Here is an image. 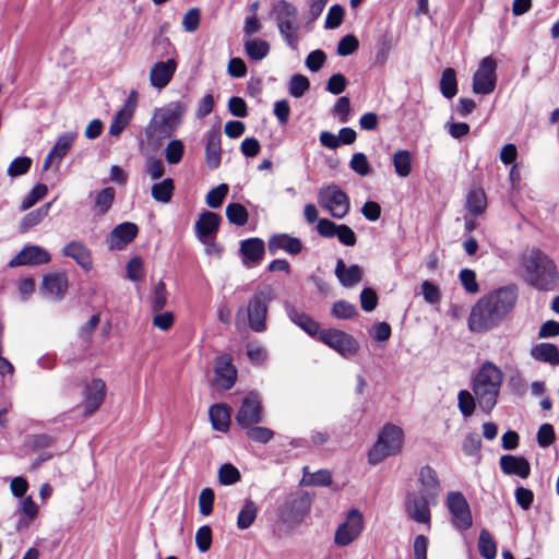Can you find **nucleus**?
I'll use <instances>...</instances> for the list:
<instances>
[{
    "mask_svg": "<svg viewBox=\"0 0 559 559\" xmlns=\"http://www.w3.org/2000/svg\"><path fill=\"white\" fill-rule=\"evenodd\" d=\"M516 299L514 286L501 287L479 298L467 319L469 331L485 333L497 328L513 309Z\"/></svg>",
    "mask_w": 559,
    "mask_h": 559,
    "instance_id": "obj_1",
    "label": "nucleus"
},
{
    "mask_svg": "<svg viewBox=\"0 0 559 559\" xmlns=\"http://www.w3.org/2000/svg\"><path fill=\"white\" fill-rule=\"evenodd\" d=\"M186 111L187 105L180 100L156 108L144 129L147 145L153 150L162 147L181 126Z\"/></svg>",
    "mask_w": 559,
    "mask_h": 559,
    "instance_id": "obj_2",
    "label": "nucleus"
},
{
    "mask_svg": "<svg viewBox=\"0 0 559 559\" xmlns=\"http://www.w3.org/2000/svg\"><path fill=\"white\" fill-rule=\"evenodd\" d=\"M503 377L502 370L487 360L480 366L472 380V392L478 406L486 414H490L497 405Z\"/></svg>",
    "mask_w": 559,
    "mask_h": 559,
    "instance_id": "obj_3",
    "label": "nucleus"
},
{
    "mask_svg": "<svg viewBox=\"0 0 559 559\" xmlns=\"http://www.w3.org/2000/svg\"><path fill=\"white\" fill-rule=\"evenodd\" d=\"M523 266L528 283L537 289L550 290L555 287L558 273L555 262L542 250L532 249L523 258Z\"/></svg>",
    "mask_w": 559,
    "mask_h": 559,
    "instance_id": "obj_4",
    "label": "nucleus"
},
{
    "mask_svg": "<svg viewBox=\"0 0 559 559\" xmlns=\"http://www.w3.org/2000/svg\"><path fill=\"white\" fill-rule=\"evenodd\" d=\"M403 440L404 432L401 427L385 424L378 436L377 442L368 453L369 463L376 465L385 457L400 453Z\"/></svg>",
    "mask_w": 559,
    "mask_h": 559,
    "instance_id": "obj_5",
    "label": "nucleus"
},
{
    "mask_svg": "<svg viewBox=\"0 0 559 559\" xmlns=\"http://www.w3.org/2000/svg\"><path fill=\"white\" fill-rule=\"evenodd\" d=\"M272 301V290L263 288L257 290L248 300L245 309H239L237 316L245 314L249 328L257 333L266 330L269 305Z\"/></svg>",
    "mask_w": 559,
    "mask_h": 559,
    "instance_id": "obj_6",
    "label": "nucleus"
},
{
    "mask_svg": "<svg viewBox=\"0 0 559 559\" xmlns=\"http://www.w3.org/2000/svg\"><path fill=\"white\" fill-rule=\"evenodd\" d=\"M318 203L337 219L344 218L350 209L348 195L336 185L322 186L318 191Z\"/></svg>",
    "mask_w": 559,
    "mask_h": 559,
    "instance_id": "obj_7",
    "label": "nucleus"
},
{
    "mask_svg": "<svg viewBox=\"0 0 559 559\" xmlns=\"http://www.w3.org/2000/svg\"><path fill=\"white\" fill-rule=\"evenodd\" d=\"M319 340L346 359L354 357L359 349V343L353 335L337 329L320 331Z\"/></svg>",
    "mask_w": 559,
    "mask_h": 559,
    "instance_id": "obj_8",
    "label": "nucleus"
},
{
    "mask_svg": "<svg viewBox=\"0 0 559 559\" xmlns=\"http://www.w3.org/2000/svg\"><path fill=\"white\" fill-rule=\"evenodd\" d=\"M496 70L497 61L491 56L480 60L473 75V92L475 94L488 95L495 91L497 83Z\"/></svg>",
    "mask_w": 559,
    "mask_h": 559,
    "instance_id": "obj_9",
    "label": "nucleus"
},
{
    "mask_svg": "<svg viewBox=\"0 0 559 559\" xmlns=\"http://www.w3.org/2000/svg\"><path fill=\"white\" fill-rule=\"evenodd\" d=\"M414 495L425 497L428 501H438L441 484L437 472L429 465L423 466L417 473Z\"/></svg>",
    "mask_w": 559,
    "mask_h": 559,
    "instance_id": "obj_10",
    "label": "nucleus"
},
{
    "mask_svg": "<svg viewBox=\"0 0 559 559\" xmlns=\"http://www.w3.org/2000/svg\"><path fill=\"white\" fill-rule=\"evenodd\" d=\"M263 419L261 402L257 394L251 393L246 396L236 415V421L242 428H249L252 425L261 423Z\"/></svg>",
    "mask_w": 559,
    "mask_h": 559,
    "instance_id": "obj_11",
    "label": "nucleus"
},
{
    "mask_svg": "<svg viewBox=\"0 0 559 559\" xmlns=\"http://www.w3.org/2000/svg\"><path fill=\"white\" fill-rule=\"evenodd\" d=\"M445 506L453 524H473L469 504L462 492H448Z\"/></svg>",
    "mask_w": 559,
    "mask_h": 559,
    "instance_id": "obj_12",
    "label": "nucleus"
},
{
    "mask_svg": "<svg viewBox=\"0 0 559 559\" xmlns=\"http://www.w3.org/2000/svg\"><path fill=\"white\" fill-rule=\"evenodd\" d=\"M317 230L320 236L325 238L336 237L344 246H355L357 238L354 230L347 225H337L328 218H320L317 224Z\"/></svg>",
    "mask_w": 559,
    "mask_h": 559,
    "instance_id": "obj_13",
    "label": "nucleus"
},
{
    "mask_svg": "<svg viewBox=\"0 0 559 559\" xmlns=\"http://www.w3.org/2000/svg\"><path fill=\"white\" fill-rule=\"evenodd\" d=\"M437 501H428L425 497H420L408 492L405 500V510L409 519L418 524H429L430 507Z\"/></svg>",
    "mask_w": 559,
    "mask_h": 559,
    "instance_id": "obj_14",
    "label": "nucleus"
},
{
    "mask_svg": "<svg viewBox=\"0 0 559 559\" xmlns=\"http://www.w3.org/2000/svg\"><path fill=\"white\" fill-rule=\"evenodd\" d=\"M51 260L50 253L36 245L25 246L10 262V267L21 265H41L47 264Z\"/></svg>",
    "mask_w": 559,
    "mask_h": 559,
    "instance_id": "obj_15",
    "label": "nucleus"
},
{
    "mask_svg": "<svg viewBox=\"0 0 559 559\" xmlns=\"http://www.w3.org/2000/svg\"><path fill=\"white\" fill-rule=\"evenodd\" d=\"M106 395V384L102 379H93L85 385L83 406L86 416L95 413L103 404Z\"/></svg>",
    "mask_w": 559,
    "mask_h": 559,
    "instance_id": "obj_16",
    "label": "nucleus"
},
{
    "mask_svg": "<svg viewBox=\"0 0 559 559\" xmlns=\"http://www.w3.org/2000/svg\"><path fill=\"white\" fill-rule=\"evenodd\" d=\"M221 222L222 217L218 214L211 211L202 212L194 225L198 239L202 243L207 245L209 240L214 239Z\"/></svg>",
    "mask_w": 559,
    "mask_h": 559,
    "instance_id": "obj_17",
    "label": "nucleus"
},
{
    "mask_svg": "<svg viewBox=\"0 0 559 559\" xmlns=\"http://www.w3.org/2000/svg\"><path fill=\"white\" fill-rule=\"evenodd\" d=\"M136 224L124 222L117 225L107 236L106 242L110 250H121L129 245L138 235Z\"/></svg>",
    "mask_w": 559,
    "mask_h": 559,
    "instance_id": "obj_18",
    "label": "nucleus"
},
{
    "mask_svg": "<svg viewBox=\"0 0 559 559\" xmlns=\"http://www.w3.org/2000/svg\"><path fill=\"white\" fill-rule=\"evenodd\" d=\"M237 380V370L231 357L224 354L215 361V384L222 390H229Z\"/></svg>",
    "mask_w": 559,
    "mask_h": 559,
    "instance_id": "obj_19",
    "label": "nucleus"
},
{
    "mask_svg": "<svg viewBox=\"0 0 559 559\" xmlns=\"http://www.w3.org/2000/svg\"><path fill=\"white\" fill-rule=\"evenodd\" d=\"M177 67L178 63L175 58L154 63L150 70L151 85L157 90L166 87L170 83Z\"/></svg>",
    "mask_w": 559,
    "mask_h": 559,
    "instance_id": "obj_20",
    "label": "nucleus"
},
{
    "mask_svg": "<svg viewBox=\"0 0 559 559\" xmlns=\"http://www.w3.org/2000/svg\"><path fill=\"white\" fill-rule=\"evenodd\" d=\"M68 289V276L63 272H52L44 276L40 290L50 299H61Z\"/></svg>",
    "mask_w": 559,
    "mask_h": 559,
    "instance_id": "obj_21",
    "label": "nucleus"
},
{
    "mask_svg": "<svg viewBox=\"0 0 559 559\" xmlns=\"http://www.w3.org/2000/svg\"><path fill=\"white\" fill-rule=\"evenodd\" d=\"M205 163L210 169H216L222 159V134L219 129L213 128L204 134Z\"/></svg>",
    "mask_w": 559,
    "mask_h": 559,
    "instance_id": "obj_22",
    "label": "nucleus"
},
{
    "mask_svg": "<svg viewBox=\"0 0 559 559\" xmlns=\"http://www.w3.org/2000/svg\"><path fill=\"white\" fill-rule=\"evenodd\" d=\"M75 139V132L62 133L47 154L43 165L44 170H47L52 164H59L73 145Z\"/></svg>",
    "mask_w": 559,
    "mask_h": 559,
    "instance_id": "obj_23",
    "label": "nucleus"
},
{
    "mask_svg": "<svg viewBox=\"0 0 559 559\" xmlns=\"http://www.w3.org/2000/svg\"><path fill=\"white\" fill-rule=\"evenodd\" d=\"M62 254L73 259L84 271L93 267L92 252L81 240H72L62 248Z\"/></svg>",
    "mask_w": 559,
    "mask_h": 559,
    "instance_id": "obj_24",
    "label": "nucleus"
},
{
    "mask_svg": "<svg viewBox=\"0 0 559 559\" xmlns=\"http://www.w3.org/2000/svg\"><path fill=\"white\" fill-rule=\"evenodd\" d=\"M267 249L271 254L283 250L288 254L296 255L302 251L304 245L299 238L288 234H276L269 239Z\"/></svg>",
    "mask_w": 559,
    "mask_h": 559,
    "instance_id": "obj_25",
    "label": "nucleus"
},
{
    "mask_svg": "<svg viewBox=\"0 0 559 559\" xmlns=\"http://www.w3.org/2000/svg\"><path fill=\"white\" fill-rule=\"evenodd\" d=\"M265 246L260 238H250L240 242V253L242 254L243 263L248 267L259 264L264 255Z\"/></svg>",
    "mask_w": 559,
    "mask_h": 559,
    "instance_id": "obj_26",
    "label": "nucleus"
},
{
    "mask_svg": "<svg viewBox=\"0 0 559 559\" xmlns=\"http://www.w3.org/2000/svg\"><path fill=\"white\" fill-rule=\"evenodd\" d=\"M499 465L506 475H515L525 479L531 474V465L523 456L502 455L499 460Z\"/></svg>",
    "mask_w": 559,
    "mask_h": 559,
    "instance_id": "obj_27",
    "label": "nucleus"
},
{
    "mask_svg": "<svg viewBox=\"0 0 559 559\" xmlns=\"http://www.w3.org/2000/svg\"><path fill=\"white\" fill-rule=\"evenodd\" d=\"M285 311L289 320L305 331L309 336L314 337L319 332V323L304 311L290 304L285 305Z\"/></svg>",
    "mask_w": 559,
    "mask_h": 559,
    "instance_id": "obj_28",
    "label": "nucleus"
},
{
    "mask_svg": "<svg viewBox=\"0 0 559 559\" xmlns=\"http://www.w3.org/2000/svg\"><path fill=\"white\" fill-rule=\"evenodd\" d=\"M92 197V212L95 216H104L111 207L116 190L112 187H106L100 190L91 192Z\"/></svg>",
    "mask_w": 559,
    "mask_h": 559,
    "instance_id": "obj_29",
    "label": "nucleus"
},
{
    "mask_svg": "<svg viewBox=\"0 0 559 559\" xmlns=\"http://www.w3.org/2000/svg\"><path fill=\"white\" fill-rule=\"evenodd\" d=\"M335 276L344 287H353L361 282L362 269L353 264L347 266L342 259L336 261Z\"/></svg>",
    "mask_w": 559,
    "mask_h": 559,
    "instance_id": "obj_30",
    "label": "nucleus"
},
{
    "mask_svg": "<svg viewBox=\"0 0 559 559\" xmlns=\"http://www.w3.org/2000/svg\"><path fill=\"white\" fill-rule=\"evenodd\" d=\"M312 495L305 491H299L289 496L285 503V508L292 518L297 520L310 509Z\"/></svg>",
    "mask_w": 559,
    "mask_h": 559,
    "instance_id": "obj_31",
    "label": "nucleus"
},
{
    "mask_svg": "<svg viewBox=\"0 0 559 559\" xmlns=\"http://www.w3.org/2000/svg\"><path fill=\"white\" fill-rule=\"evenodd\" d=\"M531 355L538 361L547 362L551 366L559 365V348L555 344H537L532 348Z\"/></svg>",
    "mask_w": 559,
    "mask_h": 559,
    "instance_id": "obj_32",
    "label": "nucleus"
},
{
    "mask_svg": "<svg viewBox=\"0 0 559 559\" xmlns=\"http://www.w3.org/2000/svg\"><path fill=\"white\" fill-rule=\"evenodd\" d=\"M271 16L275 19L276 25L280 26L283 23L297 17L298 11L290 2L286 0H277L272 5Z\"/></svg>",
    "mask_w": 559,
    "mask_h": 559,
    "instance_id": "obj_33",
    "label": "nucleus"
},
{
    "mask_svg": "<svg viewBox=\"0 0 559 559\" xmlns=\"http://www.w3.org/2000/svg\"><path fill=\"white\" fill-rule=\"evenodd\" d=\"M134 112V107L129 102L115 115L110 126L109 134L112 136H119L126 127L130 123Z\"/></svg>",
    "mask_w": 559,
    "mask_h": 559,
    "instance_id": "obj_34",
    "label": "nucleus"
},
{
    "mask_svg": "<svg viewBox=\"0 0 559 559\" xmlns=\"http://www.w3.org/2000/svg\"><path fill=\"white\" fill-rule=\"evenodd\" d=\"M212 426L217 431H227L230 424L229 408L225 404H215L209 411Z\"/></svg>",
    "mask_w": 559,
    "mask_h": 559,
    "instance_id": "obj_35",
    "label": "nucleus"
},
{
    "mask_svg": "<svg viewBox=\"0 0 559 559\" xmlns=\"http://www.w3.org/2000/svg\"><path fill=\"white\" fill-rule=\"evenodd\" d=\"M277 28L285 44L293 50H298L300 36L297 17L289 22L283 23L282 25L277 26Z\"/></svg>",
    "mask_w": 559,
    "mask_h": 559,
    "instance_id": "obj_36",
    "label": "nucleus"
},
{
    "mask_svg": "<svg viewBox=\"0 0 559 559\" xmlns=\"http://www.w3.org/2000/svg\"><path fill=\"white\" fill-rule=\"evenodd\" d=\"M392 163L397 176L405 178L411 175L413 167V155L409 151H396L393 154Z\"/></svg>",
    "mask_w": 559,
    "mask_h": 559,
    "instance_id": "obj_37",
    "label": "nucleus"
},
{
    "mask_svg": "<svg viewBox=\"0 0 559 559\" xmlns=\"http://www.w3.org/2000/svg\"><path fill=\"white\" fill-rule=\"evenodd\" d=\"M478 551L484 559H496L497 557V543L492 534L483 528L478 537Z\"/></svg>",
    "mask_w": 559,
    "mask_h": 559,
    "instance_id": "obj_38",
    "label": "nucleus"
},
{
    "mask_svg": "<svg viewBox=\"0 0 559 559\" xmlns=\"http://www.w3.org/2000/svg\"><path fill=\"white\" fill-rule=\"evenodd\" d=\"M52 202L45 203L38 209L27 213L20 223V230L27 231L32 227L38 225L49 213Z\"/></svg>",
    "mask_w": 559,
    "mask_h": 559,
    "instance_id": "obj_39",
    "label": "nucleus"
},
{
    "mask_svg": "<svg viewBox=\"0 0 559 559\" xmlns=\"http://www.w3.org/2000/svg\"><path fill=\"white\" fill-rule=\"evenodd\" d=\"M175 190V183L171 178H166L160 182L154 183L151 189L152 198L159 203L170 202Z\"/></svg>",
    "mask_w": 559,
    "mask_h": 559,
    "instance_id": "obj_40",
    "label": "nucleus"
},
{
    "mask_svg": "<svg viewBox=\"0 0 559 559\" xmlns=\"http://www.w3.org/2000/svg\"><path fill=\"white\" fill-rule=\"evenodd\" d=\"M466 206L468 212L474 216L483 214L487 206L485 192L481 189L469 191L466 199Z\"/></svg>",
    "mask_w": 559,
    "mask_h": 559,
    "instance_id": "obj_41",
    "label": "nucleus"
},
{
    "mask_svg": "<svg viewBox=\"0 0 559 559\" xmlns=\"http://www.w3.org/2000/svg\"><path fill=\"white\" fill-rule=\"evenodd\" d=\"M245 50L250 59L259 61L269 55L270 44L259 38L250 39L245 41Z\"/></svg>",
    "mask_w": 559,
    "mask_h": 559,
    "instance_id": "obj_42",
    "label": "nucleus"
},
{
    "mask_svg": "<svg viewBox=\"0 0 559 559\" xmlns=\"http://www.w3.org/2000/svg\"><path fill=\"white\" fill-rule=\"evenodd\" d=\"M440 91L441 94L448 99H451L456 95L457 81L454 69L447 68L443 70L440 80Z\"/></svg>",
    "mask_w": 559,
    "mask_h": 559,
    "instance_id": "obj_43",
    "label": "nucleus"
},
{
    "mask_svg": "<svg viewBox=\"0 0 559 559\" xmlns=\"http://www.w3.org/2000/svg\"><path fill=\"white\" fill-rule=\"evenodd\" d=\"M332 481V476L329 471L320 469L316 473H310L308 467L304 468V476L300 480L301 486H329Z\"/></svg>",
    "mask_w": 559,
    "mask_h": 559,
    "instance_id": "obj_44",
    "label": "nucleus"
},
{
    "mask_svg": "<svg viewBox=\"0 0 559 559\" xmlns=\"http://www.w3.org/2000/svg\"><path fill=\"white\" fill-rule=\"evenodd\" d=\"M217 478L222 486H231L240 481L241 474L231 463H224L217 471Z\"/></svg>",
    "mask_w": 559,
    "mask_h": 559,
    "instance_id": "obj_45",
    "label": "nucleus"
},
{
    "mask_svg": "<svg viewBox=\"0 0 559 559\" xmlns=\"http://www.w3.org/2000/svg\"><path fill=\"white\" fill-rule=\"evenodd\" d=\"M185 144L179 139H170L164 150V156L168 164L177 165L182 160Z\"/></svg>",
    "mask_w": 559,
    "mask_h": 559,
    "instance_id": "obj_46",
    "label": "nucleus"
},
{
    "mask_svg": "<svg viewBox=\"0 0 559 559\" xmlns=\"http://www.w3.org/2000/svg\"><path fill=\"white\" fill-rule=\"evenodd\" d=\"M362 526H337L334 542L336 545L345 547L354 542L361 533Z\"/></svg>",
    "mask_w": 559,
    "mask_h": 559,
    "instance_id": "obj_47",
    "label": "nucleus"
},
{
    "mask_svg": "<svg viewBox=\"0 0 559 559\" xmlns=\"http://www.w3.org/2000/svg\"><path fill=\"white\" fill-rule=\"evenodd\" d=\"M226 217L230 224L243 226L248 222V211L240 203H229L226 206Z\"/></svg>",
    "mask_w": 559,
    "mask_h": 559,
    "instance_id": "obj_48",
    "label": "nucleus"
},
{
    "mask_svg": "<svg viewBox=\"0 0 559 559\" xmlns=\"http://www.w3.org/2000/svg\"><path fill=\"white\" fill-rule=\"evenodd\" d=\"M167 290L163 281L155 284L153 292L150 296V306L152 311L158 312L163 310L167 304Z\"/></svg>",
    "mask_w": 559,
    "mask_h": 559,
    "instance_id": "obj_49",
    "label": "nucleus"
},
{
    "mask_svg": "<svg viewBox=\"0 0 559 559\" xmlns=\"http://www.w3.org/2000/svg\"><path fill=\"white\" fill-rule=\"evenodd\" d=\"M476 402L473 392L461 390L457 394V406L464 417H471L473 415Z\"/></svg>",
    "mask_w": 559,
    "mask_h": 559,
    "instance_id": "obj_50",
    "label": "nucleus"
},
{
    "mask_svg": "<svg viewBox=\"0 0 559 559\" xmlns=\"http://www.w3.org/2000/svg\"><path fill=\"white\" fill-rule=\"evenodd\" d=\"M310 82L302 74H294L288 82V92L293 97L299 98L309 90Z\"/></svg>",
    "mask_w": 559,
    "mask_h": 559,
    "instance_id": "obj_51",
    "label": "nucleus"
},
{
    "mask_svg": "<svg viewBox=\"0 0 559 559\" xmlns=\"http://www.w3.org/2000/svg\"><path fill=\"white\" fill-rule=\"evenodd\" d=\"M48 192V188L44 183H37L33 187L31 192L23 199L20 210L26 211L31 209L35 203L41 200Z\"/></svg>",
    "mask_w": 559,
    "mask_h": 559,
    "instance_id": "obj_52",
    "label": "nucleus"
},
{
    "mask_svg": "<svg viewBox=\"0 0 559 559\" xmlns=\"http://www.w3.org/2000/svg\"><path fill=\"white\" fill-rule=\"evenodd\" d=\"M31 166H32V158H29L27 156L16 157L10 163V165L8 167V170H7L8 176L11 178L22 176L29 170Z\"/></svg>",
    "mask_w": 559,
    "mask_h": 559,
    "instance_id": "obj_53",
    "label": "nucleus"
},
{
    "mask_svg": "<svg viewBox=\"0 0 559 559\" xmlns=\"http://www.w3.org/2000/svg\"><path fill=\"white\" fill-rule=\"evenodd\" d=\"M228 190L229 188L226 183H221L216 188H213L206 194V204L212 209L219 207L223 204Z\"/></svg>",
    "mask_w": 559,
    "mask_h": 559,
    "instance_id": "obj_54",
    "label": "nucleus"
},
{
    "mask_svg": "<svg viewBox=\"0 0 559 559\" xmlns=\"http://www.w3.org/2000/svg\"><path fill=\"white\" fill-rule=\"evenodd\" d=\"M258 514V506L252 500H246L238 513L237 524H252Z\"/></svg>",
    "mask_w": 559,
    "mask_h": 559,
    "instance_id": "obj_55",
    "label": "nucleus"
},
{
    "mask_svg": "<svg viewBox=\"0 0 559 559\" xmlns=\"http://www.w3.org/2000/svg\"><path fill=\"white\" fill-rule=\"evenodd\" d=\"M460 282L468 294L479 292V285L476 281V273L471 269H463L459 274Z\"/></svg>",
    "mask_w": 559,
    "mask_h": 559,
    "instance_id": "obj_56",
    "label": "nucleus"
},
{
    "mask_svg": "<svg viewBox=\"0 0 559 559\" xmlns=\"http://www.w3.org/2000/svg\"><path fill=\"white\" fill-rule=\"evenodd\" d=\"M349 167L353 171L362 177L369 175L370 173V164L364 153L353 154L349 162Z\"/></svg>",
    "mask_w": 559,
    "mask_h": 559,
    "instance_id": "obj_57",
    "label": "nucleus"
},
{
    "mask_svg": "<svg viewBox=\"0 0 559 559\" xmlns=\"http://www.w3.org/2000/svg\"><path fill=\"white\" fill-rule=\"evenodd\" d=\"M344 17V9L340 4H334L329 9V12L325 17L324 27L326 29L337 28Z\"/></svg>",
    "mask_w": 559,
    "mask_h": 559,
    "instance_id": "obj_58",
    "label": "nucleus"
},
{
    "mask_svg": "<svg viewBox=\"0 0 559 559\" xmlns=\"http://www.w3.org/2000/svg\"><path fill=\"white\" fill-rule=\"evenodd\" d=\"M247 436L249 439L260 443H267L274 436L273 430L266 427L250 426L247 428Z\"/></svg>",
    "mask_w": 559,
    "mask_h": 559,
    "instance_id": "obj_59",
    "label": "nucleus"
},
{
    "mask_svg": "<svg viewBox=\"0 0 559 559\" xmlns=\"http://www.w3.org/2000/svg\"><path fill=\"white\" fill-rule=\"evenodd\" d=\"M356 312L355 306L345 300L335 301L332 307V314L337 319H350Z\"/></svg>",
    "mask_w": 559,
    "mask_h": 559,
    "instance_id": "obj_60",
    "label": "nucleus"
},
{
    "mask_svg": "<svg viewBox=\"0 0 559 559\" xmlns=\"http://www.w3.org/2000/svg\"><path fill=\"white\" fill-rule=\"evenodd\" d=\"M195 544L201 552H206L212 544V530L211 526H199L195 534Z\"/></svg>",
    "mask_w": 559,
    "mask_h": 559,
    "instance_id": "obj_61",
    "label": "nucleus"
},
{
    "mask_svg": "<svg viewBox=\"0 0 559 559\" xmlns=\"http://www.w3.org/2000/svg\"><path fill=\"white\" fill-rule=\"evenodd\" d=\"M481 449V440L478 433L469 432L463 440V451L468 456L478 454Z\"/></svg>",
    "mask_w": 559,
    "mask_h": 559,
    "instance_id": "obj_62",
    "label": "nucleus"
},
{
    "mask_svg": "<svg viewBox=\"0 0 559 559\" xmlns=\"http://www.w3.org/2000/svg\"><path fill=\"white\" fill-rule=\"evenodd\" d=\"M349 112H350L349 98L346 96L340 97L333 107V115L338 118V121L341 123H346L349 119Z\"/></svg>",
    "mask_w": 559,
    "mask_h": 559,
    "instance_id": "obj_63",
    "label": "nucleus"
},
{
    "mask_svg": "<svg viewBox=\"0 0 559 559\" xmlns=\"http://www.w3.org/2000/svg\"><path fill=\"white\" fill-rule=\"evenodd\" d=\"M201 13L197 8L190 9L182 19V26L186 32L193 33L200 25Z\"/></svg>",
    "mask_w": 559,
    "mask_h": 559,
    "instance_id": "obj_64",
    "label": "nucleus"
}]
</instances>
